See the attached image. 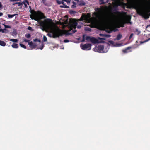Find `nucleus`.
Instances as JSON below:
<instances>
[{
	"label": "nucleus",
	"instance_id": "f257e3e1",
	"mask_svg": "<svg viewBox=\"0 0 150 150\" xmlns=\"http://www.w3.org/2000/svg\"><path fill=\"white\" fill-rule=\"evenodd\" d=\"M96 11L93 13V17L91 18L90 14H82L81 19L76 21L73 19L68 20V17L65 16L62 18L59 21L63 27L67 26L69 31L72 30L73 33H75L77 27L80 28L83 25L82 21H84L86 23H90L93 25H100L104 29H111L112 28L121 26H123L124 24L130 23L131 17L129 16H127L124 19L119 16L114 15L111 17L105 14L103 8H96Z\"/></svg>",
	"mask_w": 150,
	"mask_h": 150
},
{
	"label": "nucleus",
	"instance_id": "f03ea898",
	"mask_svg": "<svg viewBox=\"0 0 150 150\" xmlns=\"http://www.w3.org/2000/svg\"><path fill=\"white\" fill-rule=\"evenodd\" d=\"M30 17L32 19L38 21V23L42 28L43 31L47 32L48 31H50V33L47 34L49 37L55 38L59 37L63 34L62 30L54 25L51 19H47L44 21L40 20L45 18L43 14L41 12L34 11L31 12Z\"/></svg>",
	"mask_w": 150,
	"mask_h": 150
},
{
	"label": "nucleus",
	"instance_id": "7ed1b4c3",
	"mask_svg": "<svg viewBox=\"0 0 150 150\" xmlns=\"http://www.w3.org/2000/svg\"><path fill=\"white\" fill-rule=\"evenodd\" d=\"M132 6L136 10L138 14L146 19L149 18V13L150 12V0H145L144 3L141 5L137 3H133Z\"/></svg>",
	"mask_w": 150,
	"mask_h": 150
},
{
	"label": "nucleus",
	"instance_id": "20e7f679",
	"mask_svg": "<svg viewBox=\"0 0 150 150\" xmlns=\"http://www.w3.org/2000/svg\"><path fill=\"white\" fill-rule=\"evenodd\" d=\"M108 44L109 45H107L105 47L103 45H99L98 46H96L93 49V50L99 53H106L109 49V45L115 47H119L123 45L122 43H115L112 41H109Z\"/></svg>",
	"mask_w": 150,
	"mask_h": 150
},
{
	"label": "nucleus",
	"instance_id": "39448f33",
	"mask_svg": "<svg viewBox=\"0 0 150 150\" xmlns=\"http://www.w3.org/2000/svg\"><path fill=\"white\" fill-rule=\"evenodd\" d=\"M100 35L102 36L103 38L98 37V39L93 37L87 36L86 35H83V39L82 41V42H84L85 40H86L87 42H91L93 43H98L100 42L99 40H105L104 38H109L111 36L110 35L108 34H100Z\"/></svg>",
	"mask_w": 150,
	"mask_h": 150
},
{
	"label": "nucleus",
	"instance_id": "423d86ee",
	"mask_svg": "<svg viewBox=\"0 0 150 150\" xmlns=\"http://www.w3.org/2000/svg\"><path fill=\"white\" fill-rule=\"evenodd\" d=\"M91 45L90 44H86L84 45H81V47L83 50H90L91 49Z\"/></svg>",
	"mask_w": 150,
	"mask_h": 150
},
{
	"label": "nucleus",
	"instance_id": "0eeeda50",
	"mask_svg": "<svg viewBox=\"0 0 150 150\" xmlns=\"http://www.w3.org/2000/svg\"><path fill=\"white\" fill-rule=\"evenodd\" d=\"M57 2L59 4H62V5L60 6V7L61 8H69V7L68 6L65 5V3H64V2L63 1V0H61V1H59V0H57Z\"/></svg>",
	"mask_w": 150,
	"mask_h": 150
},
{
	"label": "nucleus",
	"instance_id": "6e6552de",
	"mask_svg": "<svg viewBox=\"0 0 150 150\" xmlns=\"http://www.w3.org/2000/svg\"><path fill=\"white\" fill-rule=\"evenodd\" d=\"M29 47H30L31 49H33L35 48L37 46V44L35 43H33L32 42H30L28 43Z\"/></svg>",
	"mask_w": 150,
	"mask_h": 150
},
{
	"label": "nucleus",
	"instance_id": "1a4fd4ad",
	"mask_svg": "<svg viewBox=\"0 0 150 150\" xmlns=\"http://www.w3.org/2000/svg\"><path fill=\"white\" fill-rule=\"evenodd\" d=\"M34 41L35 42L38 41L41 44V46H38V47L37 48L38 49H40L42 50L43 48L44 47V45L43 43H40V40H38L37 39H35L34 40Z\"/></svg>",
	"mask_w": 150,
	"mask_h": 150
},
{
	"label": "nucleus",
	"instance_id": "9d476101",
	"mask_svg": "<svg viewBox=\"0 0 150 150\" xmlns=\"http://www.w3.org/2000/svg\"><path fill=\"white\" fill-rule=\"evenodd\" d=\"M23 3L25 6V8H27L28 7L27 5H29V3L27 0H24L23 2Z\"/></svg>",
	"mask_w": 150,
	"mask_h": 150
},
{
	"label": "nucleus",
	"instance_id": "9b49d317",
	"mask_svg": "<svg viewBox=\"0 0 150 150\" xmlns=\"http://www.w3.org/2000/svg\"><path fill=\"white\" fill-rule=\"evenodd\" d=\"M130 48V47H128L126 49L123 50L122 51L124 53H127L129 52L130 51H129V50Z\"/></svg>",
	"mask_w": 150,
	"mask_h": 150
},
{
	"label": "nucleus",
	"instance_id": "f8f14e48",
	"mask_svg": "<svg viewBox=\"0 0 150 150\" xmlns=\"http://www.w3.org/2000/svg\"><path fill=\"white\" fill-rule=\"evenodd\" d=\"M12 47L13 48H17L18 47V44L16 43H13L11 45Z\"/></svg>",
	"mask_w": 150,
	"mask_h": 150
},
{
	"label": "nucleus",
	"instance_id": "ddd939ff",
	"mask_svg": "<svg viewBox=\"0 0 150 150\" xmlns=\"http://www.w3.org/2000/svg\"><path fill=\"white\" fill-rule=\"evenodd\" d=\"M6 45V43L4 41L0 40V45L2 46H5Z\"/></svg>",
	"mask_w": 150,
	"mask_h": 150
},
{
	"label": "nucleus",
	"instance_id": "4468645a",
	"mask_svg": "<svg viewBox=\"0 0 150 150\" xmlns=\"http://www.w3.org/2000/svg\"><path fill=\"white\" fill-rule=\"evenodd\" d=\"M122 37V35L121 34H119L117 36L116 39L118 40L121 39Z\"/></svg>",
	"mask_w": 150,
	"mask_h": 150
},
{
	"label": "nucleus",
	"instance_id": "2eb2a0df",
	"mask_svg": "<svg viewBox=\"0 0 150 150\" xmlns=\"http://www.w3.org/2000/svg\"><path fill=\"white\" fill-rule=\"evenodd\" d=\"M73 4L71 5V7L72 8H75L76 7V3L73 2H72Z\"/></svg>",
	"mask_w": 150,
	"mask_h": 150
},
{
	"label": "nucleus",
	"instance_id": "dca6fc26",
	"mask_svg": "<svg viewBox=\"0 0 150 150\" xmlns=\"http://www.w3.org/2000/svg\"><path fill=\"white\" fill-rule=\"evenodd\" d=\"M10 41L15 42H16L18 41V39H10Z\"/></svg>",
	"mask_w": 150,
	"mask_h": 150
},
{
	"label": "nucleus",
	"instance_id": "f3484780",
	"mask_svg": "<svg viewBox=\"0 0 150 150\" xmlns=\"http://www.w3.org/2000/svg\"><path fill=\"white\" fill-rule=\"evenodd\" d=\"M99 1L100 4H104L105 3V2L104 1V0H99Z\"/></svg>",
	"mask_w": 150,
	"mask_h": 150
},
{
	"label": "nucleus",
	"instance_id": "a211bd4d",
	"mask_svg": "<svg viewBox=\"0 0 150 150\" xmlns=\"http://www.w3.org/2000/svg\"><path fill=\"white\" fill-rule=\"evenodd\" d=\"M16 14H15L14 15H10V14H8V16L9 18H12Z\"/></svg>",
	"mask_w": 150,
	"mask_h": 150
},
{
	"label": "nucleus",
	"instance_id": "6ab92c4d",
	"mask_svg": "<svg viewBox=\"0 0 150 150\" xmlns=\"http://www.w3.org/2000/svg\"><path fill=\"white\" fill-rule=\"evenodd\" d=\"M20 45L21 47H22L24 49H26V47L23 44L20 43Z\"/></svg>",
	"mask_w": 150,
	"mask_h": 150
},
{
	"label": "nucleus",
	"instance_id": "aec40b11",
	"mask_svg": "<svg viewBox=\"0 0 150 150\" xmlns=\"http://www.w3.org/2000/svg\"><path fill=\"white\" fill-rule=\"evenodd\" d=\"M30 40H27L25 38H24L23 40V42H30L29 41H30Z\"/></svg>",
	"mask_w": 150,
	"mask_h": 150
},
{
	"label": "nucleus",
	"instance_id": "412c9836",
	"mask_svg": "<svg viewBox=\"0 0 150 150\" xmlns=\"http://www.w3.org/2000/svg\"><path fill=\"white\" fill-rule=\"evenodd\" d=\"M150 40V38H149L147 40H145L144 41H143V42H140V44H142L143 43H145L146 42H147V41H148Z\"/></svg>",
	"mask_w": 150,
	"mask_h": 150
},
{
	"label": "nucleus",
	"instance_id": "4be33fe9",
	"mask_svg": "<svg viewBox=\"0 0 150 150\" xmlns=\"http://www.w3.org/2000/svg\"><path fill=\"white\" fill-rule=\"evenodd\" d=\"M16 4H18V6H21V8L22 6V5L23 4V3L22 2H21L17 3Z\"/></svg>",
	"mask_w": 150,
	"mask_h": 150
},
{
	"label": "nucleus",
	"instance_id": "5701e85b",
	"mask_svg": "<svg viewBox=\"0 0 150 150\" xmlns=\"http://www.w3.org/2000/svg\"><path fill=\"white\" fill-rule=\"evenodd\" d=\"M25 37L28 38L31 37V35L29 34H26L25 35Z\"/></svg>",
	"mask_w": 150,
	"mask_h": 150
},
{
	"label": "nucleus",
	"instance_id": "b1692460",
	"mask_svg": "<svg viewBox=\"0 0 150 150\" xmlns=\"http://www.w3.org/2000/svg\"><path fill=\"white\" fill-rule=\"evenodd\" d=\"M2 25L4 26V27H5V28H11V27L10 26L6 25L4 24H3Z\"/></svg>",
	"mask_w": 150,
	"mask_h": 150
},
{
	"label": "nucleus",
	"instance_id": "393cba45",
	"mask_svg": "<svg viewBox=\"0 0 150 150\" xmlns=\"http://www.w3.org/2000/svg\"><path fill=\"white\" fill-rule=\"evenodd\" d=\"M136 34L137 35H139L140 33V31L139 30L137 29L136 30Z\"/></svg>",
	"mask_w": 150,
	"mask_h": 150
},
{
	"label": "nucleus",
	"instance_id": "a878e982",
	"mask_svg": "<svg viewBox=\"0 0 150 150\" xmlns=\"http://www.w3.org/2000/svg\"><path fill=\"white\" fill-rule=\"evenodd\" d=\"M85 29L86 30H87L88 31H90L91 30L90 28L88 27H86Z\"/></svg>",
	"mask_w": 150,
	"mask_h": 150
},
{
	"label": "nucleus",
	"instance_id": "bb28decb",
	"mask_svg": "<svg viewBox=\"0 0 150 150\" xmlns=\"http://www.w3.org/2000/svg\"><path fill=\"white\" fill-rule=\"evenodd\" d=\"M43 40L45 42L47 40V38L45 36H44L43 37Z\"/></svg>",
	"mask_w": 150,
	"mask_h": 150
},
{
	"label": "nucleus",
	"instance_id": "cd10ccee",
	"mask_svg": "<svg viewBox=\"0 0 150 150\" xmlns=\"http://www.w3.org/2000/svg\"><path fill=\"white\" fill-rule=\"evenodd\" d=\"M64 42L65 43H67L69 42V41L68 40L66 39L64 40Z\"/></svg>",
	"mask_w": 150,
	"mask_h": 150
},
{
	"label": "nucleus",
	"instance_id": "c85d7f7f",
	"mask_svg": "<svg viewBox=\"0 0 150 150\" xmlns=\"http://www.w3.org/2000/svg\"><path fill=\"white\" fill-rule=\"evenodd\" d=\"M149 28H150V25H148L146 27V29L147 30H149Z\"/></svg>",
	"mask_w": 150,
	"mask_h": 150
},
{
	"label": "nucleus",
	"instance_id": "c756f323",
	"mask_svg": "<svg viewBox=\"0 0 150 150\" xmlns=\"http://www.w3.org/2000/svg\"><path fill=\"white\" fill-rule=\"evenodd\" d=\"M2 8V5L1 3L0 2V10H1Z\"/></svg>",
	"mask_w": 150,
	"mask_h": 150
},
{
	"label": "nucleus",
	"instance_id": "7c9ffc66",
	"mask_svg": "<svg viewBox=\"0 0 150 150\" xmlns=\"http://www.w3.org/2000/svg\"><path fill=\"white\" fill-rule=\"evenodd\" d=\"M133 33H132L130 35V36L129 37V39H130L132 38V36H133Z\"/></svg>",
	"mask_w": 150,
	"mask_h": 150
},
{
	"label": "nucleus",
	"instance_id": "2f4dec72",
	"mask_svg": "<svg viewBox=\"0 0 150 150\" xmlns=\"http://www.w3.org/2000/svg\"><path fill=\"white\" fill-rule=\"evenodd\" d=\"M28 29L30 30H31L32 28L31 27L29 26L28 28Z\"/></svg>",
	"mask_w": 150,
	"mask_h": 150
},
{
	"label": "nucleus",
	"instance_id": "473e14b6",
	"mask_svg": "<svg viewBox=\"0 0 150 150\" xmlns=\"http://www.w3.org/2000/svg\"><path fill=\"white\" fill-rule=\"evenodd\" d=\"M2 31H1V32H2L3 33H4L5 32L4 30H6V29H2Z\"/></svg>",
	"mask_w": 150,
	"mask_h": 150
},
{
	"label": "nucleus",
	"instance_id": "72a5a7b5",
	"mask_svg": "<svg viewBox=\"0 0 150 150\" xmlns=\"http://www.w3.org/2000/svg\"><path fill=\"white\" fill-rule=\"evenodd\" d=\"M3 15V13H0V16H2Z\"/></svg>",
	"mask_w": 150,
	"mask_h": 150
},
{
	"label": "nucleus",
	"instance_id": "f704fd0d",
	"mask_svg": "<svg viewBox=\"0 0 150 150\" xmlns=\"http://www.w3.org/2000/svg\"><path fill=\"white\" fill-rule=\"evenodd\" d=\"M2 30V29H0V32Z\"/></svg>",
	"mask_w": 150,
	"mask_h": 150
},
{
	"label": "nucleus",
	"instance_id": "c9c22d12",
	"mask_svg": "<svg viewBox=\"0 0 150 150\" xmlns=\"http://www.w3.org/2000/svg\"><path fill=\"white\" fill-rule=\"evenodd\" d=\"M61 49H64V47H61Z\"/></svg>",
	"mask_w": 150,
	"mask_h": 150
},
{
	"label": "nucleus",
	"instance_id": "e433bc0d",
	"mask_svg": "<svg viewBox=\"0 0 150 150\" xmlns=\"http://www.w3.org/2000/svg\"><path fill=\"white\" fill-rule=\"evenodd\" d=\"M137 42H138V41H136V43H137Z\"/></svg>",
	"mask_w": 150,
	"mask_h": 150
},
{
	"label": "nucleus",
	"instance_id": "4c0bfd02",
	"mask_svg": "<svg viewBox=\"0 0 150 150\" xmlns=\"http://www.w3.org/2000/svg\"><path fill=\"white\" fill-rule=\"evenodd\" d=\"M1 25H0V28H1Z\"/></svg>",
	"mask_w": 150,
	"mask_h": 150
},
{
	"label": "nucleus",
	"instance_id": "58836bf2",
	"mask_svg": "<svg viewBox=\"0 0 150 150\" xmlns=\"http://www.w3.org/2000/svg\"><path fill=\"white\" fill-rule=\"evenodd\" d=\"M61 1V0H59V1Z\"/></svg>",
	"mask_w": 150,
	"mask_h": 150
}]
</instances>
